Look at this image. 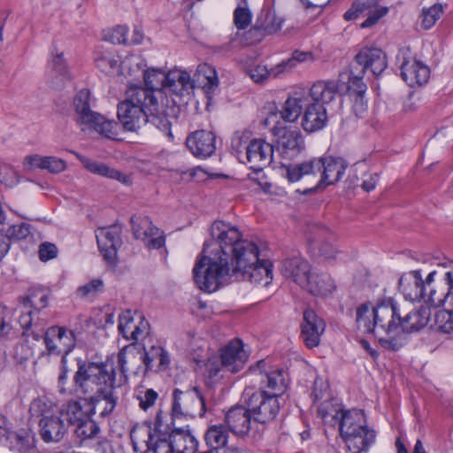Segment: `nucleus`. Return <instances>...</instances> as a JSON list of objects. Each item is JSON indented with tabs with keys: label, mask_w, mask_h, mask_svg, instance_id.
Returning <instances> with one entry per match:
<instances>
[{
	"label": "nucleus",
	"mask_w": 453,
	"mask_h": 453,
	"mask_svg": "<svg viewBox=\"0 0 453 453\" xmlns=\"http://www.w3.org/2000/svg\"><path fill=\"white\" fill-rule=\"evenodd\" d=\"M145 87L131 84L126 97L117 108L118 119L126 131L135 132L147 123L173 138L170 121L164 105H159L156 90L166 87V73L159 68L145 69L142 73Z\"/></svg>",
	"instance_id": "nucleus-1"
},
{
	"label": "nucleus",
	"mask_w": 453,
	"mask_h": 453,
	"mask_svg": "<svg viewBox=\"0 0 453 453\" xmlns=\"http://www.w3.org/2000/svg\"><path fill=\"white\" fill-rule=\"evenodd\" d=\"M78 365L73 383L76 391L85 395L88 413L108 417L118 402L115 369L104 363L79 362Z\"/></svg>",
	"instance_id": "nucleus-2"
},
{
	"label": "nucleus",
	"mask_w": 453,
	"mask_h": 453,
	"mask_svg": "<svg viewBox=\"0 0 453 453\" xmlns=\"http://www.w3.org/2000/svg\"><path fill=\"white\" fill-rule=\"evenodd\" d=\"M212 240L204 244L202 254L193 269L197 287L208 293L218 290L224 284L226 274V225L224 221H214L211 227Z\"/></svg>",
	"instance_id": "nucleus-3"
},
{
	"label": "nucleus",
	"mask_w": 453,
	"mask_h": 453,
	"mask_svg": "<svg viewBox=\"0 0 453 453\" xmlns=\"http://www.w3.org/2000/svg\"><path fill=\"white\" fill-rule=\"evenodd\" d=\"M318 411L322 418L332 416L339 419L341 437L350 452L366 451L374 443L376 432L367 426L363 411L336 410L331 403L325 402L319 405Z\"/></svg>",
	"instance_id": "nucleus-4"
},
{
	"label": "nucleus",
	"mask_w": 453,
	"mask_h": 453,
	"mask_svg": "<svg viewBox=\"0 0 453 453\" xmlns=\"http://www.w3.org/2000/svg\"><path fill=\"white\" fill-rule=\"evenodd\" d=\"M232 250L228 260V280L242 281L249 270L258 262L259 249L256 242L247 239H241L237 228L228 226V241Z\"/></svg>",
	"instance_id": "nucleus-5"
},
{
	"label": "nucleus",
	"mask_w": 453,
	"mask_h": 453,
	"mask_svg": "<svg viewBox=\"0 0 453 453\" xmlns=\"http://www.w3.org/2000/svg\"><path fill=\"white\" fill-rule=\"evenodd\" d=\"M74 120L80 126H86L110 139H115L118 124L105 119L91 109L90 91L83 88L77 92L73 100Z\"/></svg>",
	"instance_id": "nucleus-6"
},
{
	"label": "nucleus",
	"mask_w": 453,
	"mask_h": 453,
	"mask_svg": "<svg viewBox=\"0 0 453 453\" xmlns=\"http://www.w3.org/2000/svg\"><path fill=\"white\" fill-rule=\"evenodd\" d=\"M204 406L203 397L196 387L175 388L173 392L172 418L175 420L202 416L204 413Z\"/></svg>",
	"instance_id": "nucleus-7"
},
{
	"label": "nucleus",
	"mask_w": 453,
	"mask_h": 453,
	"mask_svg": "<svg viewBox=\"0 0 453 453\" xmlns=\"http://www.w3.org/2000/svg\"><path fill=\"white\" fill-rule=\"evenodd\" d=\"M272 134L277 138L276 151L284 159L291 160L301 154L305 149L303 136L296 127L278 122L272 128Z\"/></svg>",
	"instance_id": "nucleus-8"
},
{
	"label": "nucleus",
	"mask_w": 453,
	"mask_h": 453,
	"mask_svg": "<svg viewBox=\"0 0 453 453\" xmlns=\"http://www.w3.org/2000/svg\"><path fill=\"white\" fill-rule=\"evenodd\" d=\"M322 166L319 157H313L298 164H281L284 170L282 175L289 182L304 180L312 185V187L307 188V191L321 188L319 179L321 178L320 167Z\"/></svg>",
	"instance_id": "nucleus-9"
},
{
	"label": "nucleus",
	"mask_w": 453,
	"mask_h": 453,
	"mask_svg": "<svg viewBox=\"0 0 453 453\" xmlns=\"http://www.w3.org/2000/svg\"><path fill=\"white\" fill-rule=\"evenodd\" d=\"M246 395L249 398L245 403L251 411L255 421L266 423L275 418L280 410L277 397L267 395L265 390L253 392L250 395L246 393Z\"/></svg>",
	"instance_id": "nucleus-10"
},
{
	"label": "nucleus",
	"mask_w": 453,
	"mask_h": 453,
	"mask_svg": "<svg viewBox=\"0 0 453 453\" xmlns=\"http://www.w3.org/2000/svg\"><path fill=\"white\" fill-rule=\"evenodd\" d=\"M251 369L262 376L261 390H265L267 395L278 398L286 391L288 381L283 370L274 369L264 359L259 360Z\"/></svg>",
	"instance_id": "nucleus-11"
},
{
	"label": "nucleus",
	"mask_w": 453,
	"mask_h": 453,
	"mask_svg": "<svg viewBox=\"0 0 453 453\" xmlns=\"http://www.w3.org/2000/svg\"><path fill=\"white\" fill-rule=\"evenodd\" d=\"M435 271L431 272L424 280L419 270L404 273L399 280V289L405 299L415 302L426 296L427 288L434 280Z\"/></svg>",
	"instance_id": "nucleus-12"
},
{
	"label": "nucleus",
	"mask_w": 453,
	"mask_h": 453,
	"mask_svg": "<svg viewBox=\"0 0 453 453\" xmlns=\"http://www.w3.org/2000/svg\"><path fill=\"white\" fill-rule=\"evenodd\" d=\"M273 147L262 139H253L247 147V153L242 157L241 163L249 164L250 169L261 171L273 162Z\"/></svg>",
	"instance_id": "nucleus-13"
},
{
	"label": "nucleus",
	"mask_w": 453,
	"mask_h": 453,
	"mask_svg": "<svg viewBox=\"0 0 453 453\" xmlns=\"http://www.w3.org/2000/svg\"><path fill=\"white\" fill-rule=\"evenodd\" d=\"M400 311L393 299H385L373 307V319L377 331L386 334L395 332L398 327Z\"/></svg>",
	"instance_id": "nucleus-14"
},
{
	"label": "nucleus",
	"mask_w": 453,
	"mask_h": 453,
	"mask_svg": "<svg viewBox=\"0 0 453 453\" xmlns=\"http://www.w3.org/2000/svg\"><path fill=\"white\" fill-rule=\"evenodd\" d=\"M186 146L195 157L205 159L216 150V135L208 130H196L188 135Z\"/></svg>",
	"instance_id": "nucleus-15"
},
{
	"label": "nucleus",
	"mask_w": 453,
	"mask_h": 453,
	"mask_svg": "<svg viewBox=\"0 0 453 453\" xmlns=\"http://www.w3.org/2000/svg\"><path fill=\"white\" fill-rule=\"evenodd\" d=\"M121 228L118 225L100 227L96 232V237L100 252L109 264H114L117 250L120 246Z\"/></svg>",
	"instance_id": "nucleus-16"
},
{
	"label": "nucleus",
	"mask_w": 453,
	"mask_h": 453,
	"mask_svg": "<svg viewBox=\"0 0 453 453\" xmlns=\"http://www.w3.org/2000/svg\"><path fill=\"white\" fill-rule=\"evenodd\" d=\"M325 329V321L313 310L307 309L303 311L301 337L306 347L312 349L319 346Z\"/></svg>",
	"instance_id": "nucleus-17"
},
{
	"label": "nucleus",
	"mask_w": 453,
	"mask_h": 453,
	"mask_svg": "<svg viewBox=\"0 0 453 453\" xmlns=\"http://www.w3.org/2000/svg\"><path fill=\"white\" fill-rule=\"evenodd\" d=\"M44 342L50 354L67 355L74 347V337L71 331L52 326L44 333Z\"/></svg>",
	"instance_id": "nucleus-18"
},
{
	"label": "nucleus",
	"mask_w": 453,
	"mask_h": 453,
	"mask_svg": "<svg viewBox=\"0 0 453 453\" xmlns=\"http://www.w3.org/2000/svg\"><path fill=\"white\" fill-rule=\"evenodd\" d=\"M280 271L284 277L291 279L301 288L309 283V276L311 274V265L300 256L282 260Z\"/></svg>",
	"instance_id": "nucleus-19"
},
{
	"label": "nucleus",
	"mask_w": 453,
	"mask_h": 453,
	"mask_svg": "<svg viewBox=\"0 0 453 453\" xmlns=\"http://www.w3.org/2000/svg\"><path fill=\"white\" fill-rule=\"evenodd\" d=\"M356 66L360 67L361 73L368 69L373 75H380L387 67L385 53L378 48H363L355 57Z\"/></svg>",
	"instance_id": "nucleus-20"
},
{
	"label": "nucleus",
	"mask_w": 453,
	"mask_h": 453,
	"mask_svg": "<svg viewBox=\"0 0 453 453\" xmlns=\"http://www.w3.org/2000/svg\"><path fill=\"white\" fill-rule=\"evenodd\" d=\"M173 95L187 103L195 89V83L188 73L180 69L170 70L166 73V87Z\"/></svg>",
	"instance_id": "nucleus-21"
},
{
	"label": "nucleus",
	"mask_w": 453,
	"mask_h": 453,
	"mask_svg": "<svg viewBox=\"0 0 453 453\" xmlns=\"http://www.w3.org/2000/svg\"><path fill=\"white\" fill-rule=\"evenodd\" d=\"M401 64V76L410 86H421L427 82L430 75L429 68L413 58H406Z\"/></svg>",
	"instance_id": "nucleus-22"
},
{
	"label": "nucleus",
	"mask_w": 453,
	"mask_h": 453,
	"mask_svg": "<svg viewBox=\"0 0 453 453\" xmlns=\"http://www.w3.org/2000/svg\"><path fill=\"white\" fill-rule=\"evenodd\" d=\"M311 247L317 250L318 255L327 261L335 260L340 253L335 245L334 234L324 226L318 229L314 240L311 242Z\"/></svg>",
	"instance_id": "nucleus-23"
},
{
	"label": "nucleus",
	"mask_w": 453,
	"mask_h": 453,
	"mask_svg": "<svg viewBox=\"0 0 453 453\" xmlns=\"http://www.w3.org/2000/svg\"><path fill=\"white\" fill-rule=\"evenodd\" d=\"M319 158L323 165V166L320 167L321 178L319 180L321 188H324L326 186L338 182L344 174L348 165L345 160L341 157H326Z\"/></svg>",
	"instance_id": "nucleus-24"
},
{
	"label": "nucleus",
	"mask_w": 453,
	"mask_h": 453,
	"mask_svg": "<svg viewBox=\"0 0 453 453\" xmlns=\"http://www.w3.org/2000/svg\"><path fill=\"white\" fill-rule=\"evenodd\" d=\"M40 420L41 435L46 442L61 441L66 432V426L61 416L42 414Z\"/></svg>",
	"instance_id": "nucleus-25"
},
{
	"label": "nucleus",
	"mask_w": 453,
	"mask_h": 453,
	"mask_svg": "<svg viewBox=\"0 0 453 453\" xmlns=\"http://www.w3.org/2000/svg\"><path fill=\"white\" fill-rule=\"evenodd\" d=\"M328 117L325 106L319 104H305L302 127L308 133H313L324 128Z\"/></svg>",
	"instance_id": "nucleus-26"
},
{
	"label": "nucleus",
	"mask_w": 453,
	"mask_h": 453,
	"mask_svg": "<svg viewBox=\"0 0 453 453\" xmlns=\"http://www.w3.org/2000/svg\"><path fill=\"white\" fill-rule=\"evenodd\" d=\"M251 414L248 405L231 407L228 410V431L238 436L246 435L250 429Z\"/></svg>",
	"instance_id": "nucleus-27"
},
{
	"label": "nucleus",
	"mask_w": 453,
	"mask_h": 453,
	"mask_svg": "<svg viewBox=\"0 0 453 453\" xmlns=\"http://www.w3.org/2000/svg\"><path fill=\"white\" fill-rule=\"evenodd\" d=\"M343 88L338 81H319L310 88V96L313 103L324 104L332 102Z\"/></svg>",
	"instance_id": "nucleus-28"
},
{
	"label": "nucleus",
	"mask_w": 453,
	"mask_h": 453,
	"mask_svg": "<svg viewBox=\"0 0 453 453\" xmlns=\"http://www.w3.org/2000/svg\"><path fill=\"white\" fill-rule=\"evenodd\" d=\"M430 317V308L420 307L404 316H402L400 313L398 325L402 328L403 333H411L424 328L428 324Z\"/></svg>",
	"instance_id": "nucleus-29"
},
{
	"label": "nucleus",
	"mask_w": 453,
	"mask_h": 453,
	"mask_svg": "<svg viewBox=\"0 0 453 453\" xmlns=\"http://www.w3.org/2000/svg\"><path fill=\"white\" fill-rule=\"evenodd\" d=\"M78 157L82 163L83 166L91 173L116 180L125 185H129L131 183L128 176L117 169L110 167L104 163L95 161L86 157L79 156Z\"/></svg>",
	"instance_id": "nucleus-30"
},
{
	"label": "nucleus",
	"mask_w": 453,
	"mask_h": 453,
	"mask_svg": "<svg viewBox=\"0 0 453 453\" xmlns=\"http://www.w3.org/2000/svg\"><path fill=\"white\" fill-rule=\"evenodd\" d=\"M245 274L242 280L266 287L273 280V264L269 260L258 259L255 265L246 270Z\"/></svg>",
	"instance_id": "nucleus-31"
},
{
	"label": "nucleus",
	"mask_w": 453,
	"mask_h": 453,
	"mask_svg": "<svg viewBox=\"0 0 453 453\" xmlns=\"http://www.w3.org/2000/svg\"><path fill=\"white\" fill-rule=\"evenodd\" d=\"M249 359V353L240 338L228 342V372L236 373L241 371Z\"/></svg>",
	"instance_id": "nucleus-32"
},
{
	"label": "nucleus",
	"mask_w": 453,
	"mask_h": 453,
	"mask_svg": "<svg viewBox=\"0 0 453 453\" xmlns=\"http://www.w3.org/2000/svg\"><path fill=\"white\" fill-rule=\"evenodd\" d=\"M192 81L195 88H202L206 93L212 92L219 85L216 70L206 63L197 66Z\"/></svg>",
	"instance_id": "nucleus-33"
},
{
	"label": "nucleus",
	"mask_w": 453,
	"mask_h": 453,
	"mask_svg": "<svg viewBox=\"0 0 453 453\" xmlns=\"http://www.w3.org/2000/svg\"><path fill=\"white\" fill-rule=\"evenodd\" d=\"M356 4H358L361 13L367 15L361 24L362 28L372 27L388 12V8L380 5L378 0H357Z\"/></svg>",
	"instance_id": "nucleus-34"
},
{
	"label": "nucleus",
	"mask_w": 453,
	"mask_h": 453,
	"mask_svg": "<svg viewBox=\"0 0 453 453\" xmlns=\"http://www.w3.org/2000/svg\"><path fill=\"white\" fill-rule=\"evenodd\" d=\"M302 288L314 296H327L334 290L335 285L328 274L311 273L309 276V283Z\"/></svg>",
	"instance_id": "nucleus-35"
},
{
	"label": "nucleus",
	"mask_w": 453,
	"mask_h": 453,
	"mask_svg": "<svg viewBox=\"0 0 453 453\" xmlns=\"http://www.w3.org/2000/svg\"><path fill=\"white\" fill-rule=\"evenodd\" d=\"M175 453H195L197 449V441L189 433L183 428H174L169 435Z\"/></svg>",
	"instance_id": "nucleus-36"
},
{
	"label": "nucleus",
	"mask_w": 453,
	"mask_h": 453,
	"mask_svg": "<svg viewBox=\"0 0 453 453\" xmlns=\"http://www.w3.org/2000/svg\"><path fill=\"white\" fill-rule=\"evenodd\" d=\"M138 359H142L145 365V372L151 370L153 363L158 361L157 369L165 371L170 365V356L166 350L160 346H151L149 350L140 356Z\"/></svg>",
	"instance_id": "nucleus-37"
},
{
	"label": "nucleus",
	"mask_w": 453,
	"mask_h": 453,
	"mask_svg": "<svg viewBox=\"0 0 453 453\" xmlns=\"http://www.w3.org/2000/svg\"><path fill=\"white\" fill-rule=\"evenodd\" d=\"M60 416L66 421L69 426H76L79 423H81L84 419L88 418V409L82 410L81 404L78 401H70L63 406Z\"/></svg>",
	"instance_id": "nucleus-38"
},
{
	"label": "nucleus",
	"mask_w": 453,
	"mask_h": 453,
	"mask_svg": "<svg viewBox=\"0 0 453 453\" xmlns=\"http://www.w3.org/2000/svg\"><path fill=\"white\" fill-rule=\"evenodd\" d=\"M132 230L135 239L146 240L148 237L156 235L158 228L152 225L151 220L148 217L133 216L130 219Z\"/></svg>",
	"instance_id": "nucleus-39"
},
{
	"label": "nucleus",
	"mask_w": 453,
	"mask_h": 453,
	"mask_svg": "<svg viewBox=\"0 0 453 453\" xmlns=\"http://www.w3.org/2000/svg\"><path fill=\"white\" fill-rule=\"evenodd\" d=\"M357 328L364 334H376L377 328L373 319V307L371 309L368 303H363L357 309Z\"/></svg>",
	"instance_id": "nucleus-40"
},
{
	"label": "nucleus",
	"mask_w": 453,
	"mask_h": 453,
	"mask_svg": "<svg viewBox=\"0 0 453 453\" xmlns=\"http://www.w3.org/2000/svg\"><path fill=\"white\" fill-rule=\"evenodd\" d=\"M305 104V99L303 97H288L280 111V118L284 122H295L301 115Z\"/></svg>",
	"instance_id": "nucleus-41"
},
{
	"label": "nucleus",
	"mask_w": 453,
	"mask_h": 453,
	"mask_svg": "<svg viewBox=\"0 0 453 453\" xmlns=\"http://www.w3.org/2000/svg\"><path fill=\"white\" fill-rule=\"evenodd\" d=\"M205 440L211 448L210 450L226 453V428L223 425L211 426L205 434Z\"/></svg>",
	"instance_id": "nucleus-42"
},
{
	"label": "nucleus",
	"mask_w": 453,
	"mask_h": 453,
	"mask_svg": "<svg viewBox=\"0 0 453 453\" xmlns=\"http://www.w3.org/2000/svg\"><path fill=\"white\" fill-rule=\"evenodd\" d=\"M53 72L55 73L52 78V86L56 88H61L66 81L71 79L70 73L67 69L65 60L63 53H56L52 59Z\"/></svg>",
	"instance_id": "nucleus-43"
},
{
	"label": "nucleus",
	"mask_w": 453,
	"mask_h": 453,
	"mask_svg": "<svg viewBox=\"0 0 453 453\" xmlns=\"http://www.w3.org/2000/svg\"><path fill=\"white\" fill-rule=\"evenodd\" d=\"M219 357H212L206 363L207 379L211 384L216 383L223 379L224 374L221 373V366L226 364V349L222 348Z\"/></svg>",
	"instance_id": "nucleus-44"
},
{
	"label": "nucleus",
	"mask_w": 453,
	"mask_h": 453,
	"mask_svg": "<svg viewBox=\"0 0 453 453\" xmlns=\"http://www.w3.org/2000/svg\"><path fill=\"white\" fill-rule=\"evenodd\" d=\"M8 440H11L12 448L16 449L19 453H34L35 451V437L27 432L12 433Z\"/></svg>",
	"instance_id": "nucleus-45"
},
{
	"label": "nucleus",
	"mask_w": 453,
	"mask_h": 453,
	"mask_svg": "<svg viewBox=\"0 0 453 453\" xmlns=\"http://www.w3.org/2000/svg\"><path fill=\"white\" fill-rule=\"evenodd\" d=\"M363 75L364 73H361L360 71L357 70V66L355 65H351L349 82L346 89L352 96H362L365 94L366 85L363 82Z\"/></svg>",
	"instance_id": "nucleus-46"
},
{
	"label": "nucleus",
	"mask_w": 453,
	"mask_h": 453,
	"mask_svg": "<svg viewBox=\"0 0 453 453\" xmlns=\"http://www.w3.org/2000/svg\"><path fill=\"white\" fill-rule=\"evenodd\" d=\"M443 12L441 4H434L428 8H423L419 15L420 26L423 29L428 30L434 27Z\"/></svg>",
	"instance_id": "nucleus-47"
},
{
	"label": "nucleus",
	"mask_w": 453,
	"mask_h": 453,
	"mask_svg": "<svg viewBox=\"0 0 453 453\" xmlns=\"http://www.w3.org/2000/svg\"><path fill=\"white\" fill-rule=\"evenodd\" d=\"M250 131H237L232 138V154L234 155L239 162L244 153H247V147L250 140Z\"/></svg>",
	"instance_id": "nucleus-48"
},
{
	"label": "nucleus",
	"mask_w": 453,
	"mask_h": 453,
	"mask_svg": "<svg viewBox=\"0 0 453 453\" xmlns=\"http://www.w3.org/2000/svg\"><path fill=\"white\" fill-rule=\"evenodd\" d=\"M119 66L122 72H127L129 75H135L139 72L143 73L146 63L140 55L130 54L120 62Z\"/></svg>",
	"instance_id": "nucleus-49"
},
{
	"label": "nucleus",
	"mask_w": 453,
	"mask_h": 453,
	"mask_svg": "<svg viewBox=\"0 0 453 453\" xmlns=\"http://www.w3.org/2000/svg\"><path fill=\"white\" fill-rule=\"evenodd\" d=\"M147 443V450H152L153 453H173L175 452V448L173 445L172 441L165 439H157L155 440V436L149 433V438L146 441Z\"/></svg>",
	"instance_id": "nucleus-50"
},
{
	"label": "nucleus",
	"mask_w": 453,
	"mask_h": 453,
	"mask_svg": "<svg viewBox=\"0 0 453 453\" xmlns=\"http://www.w3.org/2000/svg\"><path fill=\"white\" fill-rule=\"evenodd\" d=\"M98 432V425L94 420L90 419L89 417L84 419L81 423H79L74 429V434L81 440L92 438Z\"/></svg>",
	"instance_id": "nucleus-51"
},
{
	"label": "nucleus",
	"mask_w": 453,
	"mask_h": 453,
	"mask_svg": "<svg viewBox=\"0 0 453 453\" xmlns=\"http://www.w3.org/2000/svg\"><path fill=\"white\" fill-rule=\"evenodd\" d=\"M315 58L311 51L295 50L292 53L291 58L288 59L287 61H283L280 65H278V68L280 69L279 72L286 69H291L296 65V63L313 62Z\"/></svg>",
	"instance_id": "nucleus-52"
},
{
	"label": "nucleus",
	"mask_w": 453,
	"mask_h": 453,
	"mask_svg": "<svg viewBox=\"0 0 453 453\" xmlns=\"http://www.w3.org/2000/svg\"><path fill=\"white\" fill-rule=\"evenodd\" d=\"M437 329L445 334L453 333V311H439L435 313Z\"/></svg>",
	"instance_id": "nucleus-53"
},
{
	"label": "nucleus",
	"mask_w": 453,
	"mask_h": 453,
	"mask_svg": "<svg viewBox=\"0 0 453 453\" xmlns=\"http://www.w3.org/2000/svg\"><path fill=\"white\" fill-rule=\"evenodd\" d=\"M252 19V14L247 6H238L234 12V24L239 30L247 28Z\"/></svg>",
	"instance_id": "nucleus-54"
},
{
	"label": "nucleus",
	"mask_w": 453,
	"mask_h": 453,
	"mask_svg": "<svg viewBox=\"0 0 453 453\" xmlns=\"http://www.w3.org/2000/svg\"><path fill=\"white\" fill-rule=\"evenodd\" d=\"M157 397V393L152 388L141 389L136 395L139 406L143 411H147L149 408L152 407Z\"/></svg>",
	"instance_id": "nucleus-55"
},
{
	"label": "nucleus",
	"mask_w": 453,
	"mask_h": 453,
	"mask_svg": "<svg viewBox=\"0 0 453 453\" xmlns=\"http://www.w3.org/2000/svg\"><path fill=\"white\" fill-rule=\"evenodd\" d=\"M380 345L391 351L399 350L405 343L406 338L403 333L397 334L395 336L381 337L379 340Z\"/></svg>",
	"instance_id": "nucleus-56"
},
{
	"label": "nucleus",
	"mask_w": 453,
	"mask_h": 453,
	"mask_svg": "<svg viewBox=\"0 0 453 453\" xmlns=\"http://www.w3.org/2000/svg\"><path fill=\"white\" fill-rule=\"evenodd\" d=\"M104 288V281L100 279H94L77 289V295L81 298H86L101 292Z\"/></svg>",
	"instance_id": "nucleus-57"
},
{
	"label": "nucleus",
	"mask_w": 453,
	"mask_h": 453,
	"mask_svg": "<svg viewBox=\"0 0 453 453\" xmlns=\"http://www.w3.org/2000/svg\"><path fill=\"white\" fill-rule=\"evenodd\" d=\"M96 65L102 72L110 73L119 66V61L111 54H104L96 58Z\"/></svg>",
	"instance_id": "nucleus-58"
},
{
	"label": "nucleus",
	"mask_w": 453,
	"mask_h": 453,
	"mask_svg": "<svg viewBox=\"0 0 453 453\" xmlns=\"http://www.w3.org/2000/svg\"><path fill=\"white\" fill-rule=\"evenodd\" d=\"M134 319L131 311H125L119 318V331L126 339L129 340L130 331L134 327Z\"/></svg>",
	"instance_id": "nucleus-59"
},
{
	"label": "nucleus",
	"mask_w": 453,
	"mask_h": 453,
	"mask_svg": "<svg viewBox=\"0 0 453 453\" xmlns=\"http://www.w3.org/2000/svg\"><path fill=\"white\" fill-rule=\"evenodd\" d=\"M65 168L66 164L64 160L55 157H44L42 169L48 170L51 173H59Z\"/></svg>",
	"instance_id": "nucleus-60"
},
{
	"label": "nucleus",
	"mask_w": 453,
	"mask_h": 453,
	"mask_svg": "<svg viewBox=\"0 0 453 453\" xmlns=\"http://www.w3.org/2000/svg\"><path fill=\"white\" fill-rule=\"evenodd\" d=\"M137 359L134 352L128 349V347L123 348L118 354V363L123 375L127 376L126 373L128 372L127 367L128 362Z\"/></svg>",
	"instance_id": "nucleus-61"
},
{
	"label": "nucleus",
	"mask_w": 453,
	"mask_h": 453,
	"mask_svg": "<svg viewBox=\"0 0 453 453\" xmlns=\"http://www.w3.org/2000/svg\"><path fill=\"white\" fill-rule=\"evenodd\" d=\"M127 27L126 26H117L110 32L109 40L114 44L129 43L127 37Z\"/></svg>",
	"instance_id": "nucleus-62"
},
{
	"label": "nucleus",
	"mask_w": 453,
	"mask_h": 453,
	"mask_svg": "<svg viewBox=\"0 0 453 453\" xmlns=\"http://www.w3.org/2000/svg\"><path fill=\"white\" fill-rule=\"evenodd\" d=\"M429 288V294L426 293L425 298H422L425 303L429 306L439 307L443 304L445 302L447 294L445 293H438L435 289H434L431 286Z\"/></svg>",
	"instance_id": "nucleus-63"
},
{
	"label": "nucleus",
	"mask_w": 453,
	"mask_h": 453,
	"mask_svg": "<svg viewBox=\"0 0 453 453\" xmlns=\"http://www.w3.org/2000/svg\"><path fill=\"white\" fill-rule=\"evenodd\" d=\"M149 323L144 319L141 318L138 325H134L133 329L130 331L129 339L138 341L143 339L149 334Z\"/></svg>",
	"instance_id": "nucleus-64"
}]
</instances>
